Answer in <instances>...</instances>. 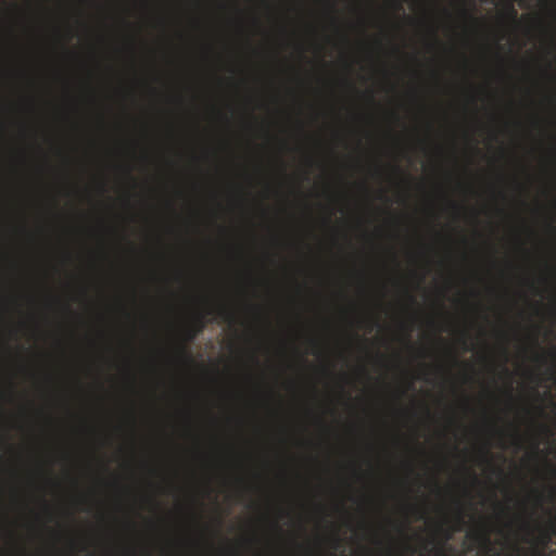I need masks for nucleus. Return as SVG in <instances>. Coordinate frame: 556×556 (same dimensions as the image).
Listing matches in <instances>:
<instances>
[{
  "mask_svg": "<svg viewBox=\"0 0 556 556\" xmlns=\"http://www.w3.org/2000/svg\"><path fill=\"white\" fill-rule=\"evenodd\" d=\"M179 353H180L184 357L189 358V354H188V352H187L186 344H181V345L179 346Z\"/></svg>",
  "mask_w": 556,
  "mask_h": 556,
  "instance_id": "0eeeda50",
  "label": "nucleus"
},
{
  "mask_svg": "<svg viewBox=\"0 0 556 556\" xmlns=\"http://www.w3.org/2000/svg\"><path fill=\"white\" fill-rule=\"evenodd\" d=\"M538 556H546L545 553L540 552Z\"/></svg>",
  "mask_w": 556,
  "mask_h": 556,
  "instance_id": "dca6fc26",
  "label": "nucleus"
},
{
  "mask_svg": "<svg viewBox=\"0 0 556 556\" xmlns=\"http://www.w3.org/2000/svg\"><path fill=\"white\" fill-rule=\"evenodd\" d=\"M536 361L543 362L545 361V357L543 355L536 354L535 355Z\"/></svg>",
  "mask_w": 556,
  "mask_h": 556,
  "instance_id": "9b49d317",
  "label": "nucleus"
},
{
  "mask_svg": "<svg viewBox=\"0 0 556 556\" xmlns=\"http://www.w3.org/2000/svg\"><path fill=\"white\" fill-rule=\"evenodd\" d=\"M535 498L539 506L543 505V494L539 491H535Z\"/></svg>",
  "mask_w": 556,
  "mask_h": 556,
  "instance_id": "423d86ee",
  "label": "nucleus"
},
{
  "mask_svg": "<svg viewBox=\"0 0 556 556\" xmlns=\"http://www.w3.org/2000/svg\"><path fill=\"white\" fill-rule=\"evenodd\" d=\"M476 541H482L485 544L490 543L489 534L485 531H478L473 534Z\"/></svg>",
  "mask_w": 556,
  "mask_h": 556,
  "instance_id": "7ed1b4c3",
  "label": "nucleus"
},
{
  "mask_svg": "<svg viewBox=\"0 0 556 556\" xmlns=\"http://www.w3.org/2000/svg\"><path fill=\"white\" fill-rule=\"evenodd\" d=\"M511 390H513V389H511V387H509V390H508V396H509V399H511V397H513Z\"/></svg>",
  "mask_w": 556,
  "mask_h": 556,
  "instance_id": "4468645a",
  "label": "nucleus"
},
{
  "mask_svg": "<svg viewBox=\"0 0 556 556\" xmlns=\"http://www.w3.org/2000/svg\"><path fill=\"white\" fill-rule=\"evenodd\" d=\"M462 14L464 15L465 18H467L471 22H477V18L466 8L462 9Z\"/></svg>",
  "mask_w": 556,
  "mask_h": 556,
  "instance_id": "39448f33",
  "label": "nucleus"
},
{
  "mask_svg": "<svg viewBox=\"0 0 556 556\" xmlns=\"http://www.w3.org/2000/svg\"><path fill=\"white\" fill-rule=\"evenodd\" d=\"M463 343H464V345H465L466 350H468V346H467V339H466V338H464Z\"/></svg>",
  "mask_w": 556,
  "mask_h": 556,
  "instance_id": "ddd939ff",
  "label": "nucleus"
},
{
  "mask_svg": "<svg viewBox=\"0 0 556 556\" xmlns=\"http://www.w3.org/2000/svg\"><path fill=\"white\" fill-rule=\"evenodd\" d=\"M523 553V549L519 546H515V549H514V554H511L510 556H521Z\"/></svg>",
  "mask_w": 556,
  "mask_h": 556,
  "instance_id": "9d476101",
  "label": "nucleus"
},
{
  "mask_svg": "<svg viewBox=\"0 0 556 556\" xmlns=\"http://www.w3.org/2000/svg\"><path fill=\"white\" fill-rule=\"evenodd\" d=\"M333 541H334V547L337 548L339 546L340 540L338 536H336Z\"/></svg>",
  "mask_w": 556,
  "mask_h": 556,
  "instance_id": "f8f14e48",
  "label": "nucleus"
},
{
  "mask_svg": "<svg viewBox=\"0 0 556 556\" xmlns=\"http://www.w3.org/2000/svg\"><path fill=\"white\" fill-rule=\"evenodd\" d=\"M219 316L223 317L224 320H227V321H230L232 320V315L230 314V312L228 309H226L225 307L220 308L219 312H218Z\"/></svg>",
  "mask_w": 556,
  "mask_h": 556,
  "instance_id": "20e7f679",
  "label": "nucleus"
},
{
  "mask_svg": "<svg viewBox=\"0 0 556 556\" xmlns=\"http://www.w3.org/2000/svg\"><path fill=\"white\" fill-rule=\"evenodd\" d=\"M409 300H410V302H412V303H414V302H415V299H414V296H413V295H409Z\"/></svg>",
  "mask_w": 556,
  "mask_h": 556,
  "instance_id": "2eb2a0df",
  "label": "nucleus"
},
{
  "mask_svg": "<svg viewBox=\"0 0 556 556\" xmlns=\"http://www.w3.org/2000/svg\"><path fill=\"white\" fill-rule=\"evenodd\" d=\"M523 527H525V529L527 530L528 535H532V533H533V530H534V529H533V527L530 525V522H528V521H527V522H525V523H523Z\"/></svg>",
  "mask_w": 556,
  "mask_h": 556,
  "instance_id": "6e6552de",
  "label": "nucleus"
},
{
  "mask_svg": "<svg viewBox=\"0 0 556 556\" xmlns=\"http://www.w3.org/2000/svg\"><path fill=\"white\" fill-rule=\"evenodd\" d=\"M508 11H509V14L511 16V18H516L517 17V10L510 4L509 8H508Z\"/></svg>",
  "mask_w": 556,
  "mask_h": 556,
  "instance_id": "1a4fd4ad",
  "label": "nucleus"
},
{
  "mask_svg": "<svg viewBox=\"0 0 556 556\" xmlns=\"http://www.w3.org/2000/svg\"><path fill=\"white\" fill-rule=\"evenodd\" d=\"M204 328H205L204 315L197 316L192 327H188L185 330V340H186V342H189V341H192L193 339H195V337L201 331H203Z\"/></svg>",
  "mask_w": 556,
  "mask_h": 556,
  "instance_id": "f03ea898",
  "label": "nucleus"
},
{
  "mask_svg": "<svg viewBox=\"0 0 556 556\" xmlns=\"http://www.w3.org/2000/svg\"><path fill=\"white\" fill-rule=\"evenodd\" d=\"M539 535L533 538L534 544L533 556H538L540 552L545 553V548L552 541V535L556 533V525L551 521L546 527H539Z\"/></svg>",
  "mask_w": 556,
  "mask_h": 556,
  "instance_id": "f257e3e1",
  "label": "nucleus"
}]
</instances>
